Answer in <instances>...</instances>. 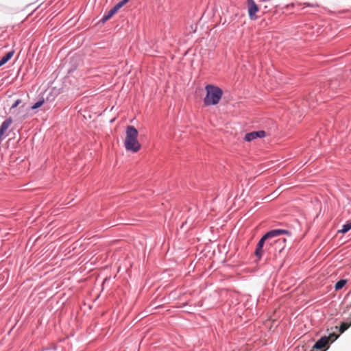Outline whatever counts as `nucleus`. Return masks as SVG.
I'll return each instance as SVG.
<instances>
[{
	"label": "nucleus",
	"mask_w": 351,
	"mask_h": 351,
	"mask_svg": "<svg viewBox=\"0 0 351 351\" xmlns=\"http://www.w3.org/2000/svg\"><path fill=\"white\" fill-rule=\"evenodd\" d=\"M290 234L286 230L275 229L267 232L259 240L255 250V256L261 259L263 254V247L266 243L265 250L271 255L275 257L280 256L284 251L286 246V239L280 238L282 234Z\"/></svg>",
	"instance_id": "obj_1"
},
{
	"label": "nucleus",
	"mask_w": 351,
	"mask_h": 351,
	"mask_svg": "<svg viewBox=\"0 0 351 351\" xmlns=\"http://www.w3.org/2000/svg\"><path fill=\"white\" fill-rule=\"evenodd\" d=\"M138 130L132 125H129L126 128V136L124 145L126 150L132 152H137L141 149V144L138 141Z\"/></svg>",
	"instance_id": "obj_2"
},
{
	"label": "nucleus",
	"mask_w": 351,
	"mask_h": 351,
	"mask_svg": "<svg viewBox=\"0 0 351 351\" xmlns=\"http://www.w3.org/2000/svg\"><path fill=\"white\" fill-rule=\"evenodd\" d=\"M206 91L204 103L206 106L217 105L219 104L223 95L222 90L215 86L208 84L205 88Z\"/></svg>",
	"instance_id": "obj_3"
},
{
	"label": "nucleus",
	"mask_w": 351,
	"mask_h": 351,
	"mask_svg": "<svg viewBox=\"0 0 351 351\" xmlns=\"http://www.w3.org/2000/svg\"><path fill=\"white\" fill-rule=\"evenodd\" d=\"M337 335L335 333H331L328 337H322L315 343L311 351H314V350L327 349L328 348V344L332 343L337 339Z\"/></svg>",
	"instance_id": "obj_4"
},
{
	"label": "nucleus",
	"mask_w": 351,
	"mask_h": 351,
	"mask_svg": "<svg viewBox=\"0 0 351 351\" xmlns=\"http://www.w3.org/2000/svg\"><path fill=\"white\" fill-rule=\"evenodd\" d=\"M247 5L248 14H249V16H250V19L251 20L257 19L258 16H256V13L259 10L258 6L256 5V3L254 2V0H247Z\"/></svg>",
	"instance_id": "obj_5"
},
{
	"label": "nucleus",
	"mask_w": 351,
	"mask_h": 351,
	"mask_svg": "<svg viewBox=\"0 0 351 351\" xmlns=\"http://www.w3.org/2000/svg\"><path fill=\"white\" fill-rule=\"evenodd\" d=\"M12 123L11 117L6 119L0 126V142L8 136L9 128Z\"/></svg>",
	"instance_id": "obj_6"
},
{
	"label": "nucleus",
	"mask_w": 351,
	"mask_h": 351,
	"mask_svg": "<svg viewBox=\"0 0 351 351\" xmlns=\"http://www.w3.org/2000/svg\"><path fill=\"white\" fill-rule=\"evenodd\" d=\"M266 136V132L264 130L254 131L247 133L245 136V141L250 142L257 138H263Z\"/></svg>",
	"instance_id": "obj_7"
},
{
	"label": "nucleus",
	"mask_w": 351,
	"mask_h": 351,
	"mask_svg": "<svg viewBox=\"0 0 351 351\" xmlns=\"http://www.w3.org/2000/svg\"><path fill=\"white\" fill-rule=\"evenodd\" d=\"M14 51L8 52L3 56L0 60V66L5 64L8 60H10L14 55Z\"/></svg>",
	"instance_id": "obj_8"
},
{
	"label": "nucleus",
	"mask_w": 351,
	"mask_h": 351,
	"mask_svg": "<svg viewBox=\"0 0 351 351\" xmlns=\"http://www.w3.org/2000/svg\"><path fill=\"white\" fill-rule=\"evenodd\" d=\"M117 12L112 8L107 14L104 15L101 19L103 23L108 21Z\"/></svg>",
	"instance_id": "obj_9"
},
{
	"label": "nucleus",
	"mask_w": 351,
	"mask_h": 351,
	"mask_svg": "<svg viewBox=\"0 0 351 351\" xmlns=\"http://www.w3.org/2000/svg\"><path fill=\"white\" fill-rule=\"evenodd\" d=\"M351 229V221H348L347 223L344 224L341 230L338 231V232H341L342 234H345L348 232Z\"/></svg>",
	"instance_id": "obj_10"
},
{
	"label": "nucleus",
	"mask_w": 351,
	"mask_h": 351,
	"mask_svg": "<svg viewBox=\"0 0 351 351\" xmlns=\"http://www.w3.org/2000/svg\"><path fill=\"white\" fill-rule=\"evenodd\" d=\"M346 284V280H340L336 282L335 288L336 290H339V289H342L345 286Z\"/></svg>",
	"instance_id": "obj_11"
},
{
	"label": "nucleus",
	"mask_w": 351,
	"mask_h": 351,
	"mask_svg": "<svg viewBox=\"0 0 351 351\" xmlns=\"http://www.w3.org/2000/svg\"><path fill=\"white\" fill-rule=\"evenodd\" d=\"M261 2L263 4L265 9H267L271 5H273L274 8L278 6V5H273L271 3V0H261Z\"/></svg>",
	"instance_id": "obj_12"
},
{
	"label": "nucleus",
	"mask_w": 351,
	"mask_h": 351,
	"mask_svg": "<svg viewBox=\"0 0 351 351\" xmlns=\"http://www.w3.org/2000/svg\"><path fill=\"white\" fill-rule=\"evenodd\" d=\"M44 102H45V100L43 98L40 99L37 102H36L32 106V109L34 110V109H37V108H40V106H42L43 105Z\"/></svg>",
	"instance_id": "obj_13"
},
{
	"label": "nucleus",
	"mask_w": 351,
	"mask_h": 351,
	"mask_svg": "<svg viewBox=\"0 0 351 351\" xmlns=\"http://www.w3.org/2000/svg\"><path fill=\"white\" fill-rule=\"evenodd\" d=\"M351 326V322L348 323V322H343L341 324V326H340V332H343L345 330H346L350 326Z\"/></svg>",
	"instance_id": "obj_14"
},
{
	"label": "nucleus",
	"mask_w": 351,
	"mask_h": 351,
	"mask_svg": "<svg viewBox=\"0 0 351 351\" xmlns=\"http://www.w3.org/2000/svg\"><path fill=\"white\" fill-rule=\"evenodd\" d=\"M123 5L120 3L119 2L117 4H116L113 8L112 9L116 12H117L118 10L122 8Z\"/></svg>",
	"instance_id": "obj_15"
},
{
	"label": "nucleus",
	"mask_w": 351,
	"mask_h": 351,
	"mask_svg": "<svg viewBox=\"0 0 351 351\" xmlns=\"http://www.w3.org/2000/svg\"><path fill=\"white\" fill-rule=\"evenodd\" d=\"M21 102V99H17L14 104L12 106L11 108H14L18 106V105H19Z\"/></svg>",
	"instance_id": "obj_16"
},
{
	"label": "nucleus",
	"mask_w": 351,
	"mask_h": 351,
	"mask_svg": "<svg viewBox=\"0 0 351 351\" xmlns=\"http://www.w3.org/2000/svg\"><path fill=\"white\" fill-rule=\"evenodd\" d=\"M129 1V0H123L121 1H120V3L124 5L125 4H126Z\"/></svg>",
	"instance_id": "obj_17"
}]
</instances>
